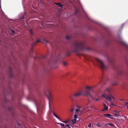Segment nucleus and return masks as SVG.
Listing matches in <instances>:
<instances>
[{
    "label": "nucleus",
    "instance_id": "38",
    "mask_svg": "<svg viewBox=\"0 0 128 128\" xmlns=\"http://www.w3.org/2000/svg\"><path fill=\"white\" fill-rule=\"evenodd\" d=\"M24 18L23 17V18H22V19H23V18Z\"/></svg>",
    "mask_w": 128,
    "mask_h": 128
},
{
    "label": "nucleus",
    "instance_id": "36",
    "mask_svg": "<svg viewBox=\"0 0 128 128\" xmlns=\"http://www.w3.org/2000/svg\"><path fill=\"white\" fill-rule=\"evenodd\" d=\"M69 55H70V54H68V56H69Z\"/></svg>",
    "mask_w": 128,
    "mask_h": 128
},
{
    "label": "nucleus",
    "instance_id": "2",
    "mask_svg": "<svg viewBox=\"0 0 128 128\" xmlns=\"http://www.w3.org/2000/svg\"><path fill=\"white\" fill-rule=\"evenodd\" d=\"M86 59L87 60H91L94 65L99 66L102 70L106 69L108 68V66L105 65L102 61L98 58H94L91 60Z\"/></svg>",
    "mask_w": 128,
    "mask_h": 128
},
{
    "label": "nucleus",
    "instance_id": "18",
    "mask_svg": "<svg viewBox=\"0 0 128 128\" xmlns=\"http://www.w3.org/2000/svg\"><path fill=\"white\" fill-rule=\"evenodd\" d=\"M104 109L106 110H107L108 108V106H106L105 104H104Z\"/></svg>",
    "mask_w": 128,
    "mask_h": 128
},
{
    "label": "nucleus",
    "instance_id": "23",
    "mask_svg": "<svg viewBox=\"0 0 128 128\" xmlns=\"http://www.w3.org/2000/svg\"><path fill=\"white\" fill-rule=\"evenodd\" d=\"M70 36H67L66 37V39H70Z\"/></svg>",
    "mask_w": 128,
    "mask_h": 128
},
{
    "label": "nucleus",
    "instance_id": "28",
    "mask_svg": "<svg viewBox=\"0 0 128 128\" xmlns=\"http://www.w3.org/2000/svg\"><path fill=\"white\" fill-rule=\"evenodd\" d=\"M78 111L79 112V109H76V112H77Z\"/></svg>",
    "mask_w": 128,
    "mask_h": 128
},
{
    "label": "nucleus",
    "instance_id": "19",
    "mask_svg": "<svg viewBox=\"0 0 128 128\" xmlns=\"http://www.w3.org/2000/svg\"><path fill=\"white\" fill-rule=\"evenodd\" d=\"M8 109L9 111H11L12 110H13V108L12 107H8Z\"/></svg>",
    "mask_w": 128,
    "mask_h": 128
},
{
    "label": "nucleus",
    "instance_id": "6",
    "mask_svg": "<svg viewBox=\"0 0 128 128\" xmlns=\"http://www.w3.org/2000/svg\"><path fill=\"white\" fill-rule=\"evenodd\" d=\"M46 95L47 96L50 101H51L52 99V97L50 90H47L45 92Z\"/></svg>",
    "mask_w": 128,
    "mask_h": 128
},
{
    "label": "nucleus",
    "instance_id": "27",
    "mask_svg": "<svg viewBox=\"0 0 128 128\" xmlns=\"http://www.w3.org/2000/svg\"><path fill=\"white\" fill-rule=\"evenodd\" d=\"M100 99L98 98H96L95 100V101L96 102L100 100Z\"/></svg>",
    "mask_w": 128,
    "mask_h": 128
},
{
    "label": "nucleus",
    "instance_id": "13",
    "mask_svg": "<svg viewBox=\"0 0 128 128\" xmlns=\"http://www.w3.org/2000/svg\"><path fill=\"white\" fill-rule=\"evenodd\" d=\"M9 72L10 76L11 78H12L13 76V72L12 69L11 67L9 68Z\"/></svg>",
    "mask_w": 128,
    "mask_h": 128
},
{
    "label": "nucleus",
    "instance_id": "37",
    "mask_svg": "<svg viewBox=\"0 0 128 128\" xmlns=\"http://www.w3.org/2000/svg\"><path fill=\"white\" fill-rule=\"evenodd\" d=\"M127 108L128 109V106H127Z\"/></svg>",
    "mask_w": 128,
    "mask_h": 128
},
{
    "label": "nucleus",
    "instance_id": "29",
    "mask_svg": "<svg viewBox=\"0 0 128 128\" xmlns=\"http://www.w3.org/2000/svg\"><path fill=\"white\" fill-rule=\"evenodd\" d=\"M91 124H90L88 126L89 127V128H90V127L91 126Z\"/></svg>",
    "mask_w": 128,
    "mask_h": 128
},
{
    "label": "nucleus",
    "instance_id": "26",
    "mask_svg": "<svg viewBox=\"0 0 128 128\" xmlns=\"http://www.w3.org/2000/svg\"><path fill=\"white\" fill-rule=\"evenodd\" d=\"M74 119H76V118H77V115L76 114L74 115Z\"/></svg>",
    "mask_w": 128,
    "mask_h": 128
},
{
    "label": "nucleus",
    "instance_id": "35",
    "mask_svg": "<svg viewBox=\"0 0 128 128\" xmlns=\"http://www.w3.org/2000/svg\"><path fill=\"white\" fill-rule=\"evenodd\" d=\"M63 122H64V123H66V122H65V121H63Z\"/></svg>",
    "mask_w": 128,
    "mask_h": 128
},
{
    "label": "nucleus",
    "instance_id": "3",
    "mask_svg": "<svg viewBox=\"0 0 128 128\" xmlns=\"http://www.w3.org/2000/svg\"><path fill=\"white\" fill-rule=\"evenodd\" d=\"M92 87L86 86L85 88L82 90L81 91L83 95L86 96L89 98H91L92 100H94V98L89 94L90 92L92 91Z\"/></svg>",
    "mask_w": 128,
    "mask_h": 128
},
{
    "label": "nucleus",
    "instance_id": "22",
    "mask_svg": "<svg viewBox=\"0 0 128 128\" xmlns=\"http://www.w3.org/2000/svg\"><path fill=\"white\" fill-rule=\"evenodd\" d=\"M30 34L32 35H33L34 34V33L32 32V30H30Z\"/></svg>",
    "mask_w": 128,
    "mask_h": 128
},
{
    "label": "nucleus",
    "instance_id": "31",
    "mask_svg": "<svg viewBox=\"0 0 128 128\" xmlns=\"http://www.w3.org/2000/svg\"><path fill=\"white\" fill-rule=\"evenodd\" d=\"M110 123H106V126H107V125H110Z\"/></svg>",
    "mask_w": 128,
    "mask_h": 128
},
{
    "label": "nucleus",
    "instance_id": "7",
    "mask_svg": "<svg viewBox=\"0 0 128 128\" xmlns=\"http://www.w3.org/2000/svg\"><path fill=\"white\" fill-rule=\"evenodd\" d=\"M87 105L84 107H81L80 108L79 110L80 113H84L88 110L87 109L88 108V106Z\"/></svg>",
    "mask_w": 128,
    "mask_h": 128
},
{
    "label": "nucleus",
    "instance_id": "1",
    "mask_svg": "<svg viewBox=\"0 0 128 128\" xmlns=\"http://www.w3.org/2000/svg\"><path fill=\"white\" fill-rule=\"evenodd\" d=\"M85 43L84 42L74 41L72 44L73 52L75 53H78L80 51L82 50H89L90 49L86 48L85 46Z\"/></svg>",
    "mask_w": 128,
    "mask_h": 128
},
{
    "label": "nucleus",
    "instance_id": "41",
    "mask_svg": "<svg viewBox=\"0 0 128 128\" xmlns=\"http://www.w3.org/2000/svg\"><path fill=\"white\" fill-rule=\"evenodd\" d=\"M34 101V102H35V103H36V102H35V101Z\"/></svg>",
    "mask_w": 128,
    "mask_h": 128
},
{
    "label": "nucleus",
    "instance_id": "15",
    "mask_svg": "<svg viewBox=\"0 0 128 128\" xmlns=\"http://www.w3.org/2000/svg\"><path fill=\"white\" fill-rule=\"evenodd\" d=\"M54 4L56 5H57L59 7H60L61 8H62V6H63V5L61 4L60 3H54Z\"/></svg>",
    "mask_w": 128,
    "mask_h": 128
},
{
    "label": "nucleus",
    "instance_id": "4",
    "mask_svg": "<svg viewBox=\"0 0 128 128\" xmlns=\"http://www.w3.org/2000/svg\"><path fill=\"white\" fill-rule=\"evenodd\" d=\"M102 96L105 98L106 100L110 102L111 103V105L114 106H116V105L115 104H114L112 101V99H113L114 100L115 98L111 94H109L110 96H109L106 94H102Z\"/></svg>",
    "mask_w": 128,
    "mask_h": 128
},
{
    "label": "nucleus",
    "instance_id": "30",
    "mask_svg": "<svg viewBox=\"0 0 128 128\" xmlns=\"http://www.w3.org/2000/svg\"><path fill=\"white\" fill-rule=\"evenodd\" d=\"M11 32L13 34L14 32V31L13 30H11Z\"/></svg>",
    "mask_w": 128,
    "mask_h": 128
},
{
    "label": "nucleus",
    "instance_id": "12",
    "mask_svg": "<svg viewBox=\"0 0 128 128\" xmlns=\"http://www.w3.org/2000/svg\"><path fill=\"white\" fill-rule=\"evenodd\" d=\"M106 118L112 119L113 118L111 117L112 115L110 114H104L103 115Z\"/></svg>",
    "mask_w": 128,
    "mask_h": 128
},
{
    "label": "nucleus",
    "instance_id": "20",
    "mask_svg": "<svg viewBox=\"0 0 128 128\" xmlns=\"http://www.w3.org/2000/svg\"><path fill=\"white\" fill-rule=\"evenodd\" d=\"M63 64L65 66H66L67 65V62H63Z\"/></svg>",
    "mask_w": 128,
    "mask_h": 128
},
{
    "label": "nucleus",
    "instance_id": "34",
    "mask_svg": "<svg viewBox=\"0 0 128 128\" xmlns=\"http://www.w3.org/2000/svg\"><path fill=\"white\" fill-rule=\"evenodd\" d=\"M115 116H119L117 114H116L115 115Z\"/></svg>",
    "mask_w": 128,
    "mask_h": 128
},
{
    "label": "nucleus",
    "instance_id": "25",
    "mask_svg": "<svg viewBox=\"0 0 128 128\" xmlns=\"http://www.w3.org/2000/svg\"><path fill=\"white\" fill-rule=\"evenodd\" d=\"M112 84L114 85H116L118 84V83L116 82L113 83Z\"/></svg>",
    "mask_w": 128,
    "mask_h": 128
},
{
    "label": "nucleus",
    "instance_id": "32",
    "mask_svg": "<svg viewBox=\"0 0 128 128\" xmlns=\"http://www.w3.org/2000/svg\"><path fill=\"white\" fill-rule=\"evenodd\" d=\"M46 56H43L42 57V58H46Z\"/></svg>",
    "mask_w": 128,
    "mask_h": 128
},
{
    "label": "nucleus",
    "instance_id": "14",
    "mask_svg": "<svg viewBox=\"0 0 128 128\" xmlns=\"http://www.w3.org/2000/svg\"><path fill=\"white\" fill-rule=\"evenodd\" d=\"M52 114H53V115L56 117L58 119V120H60V118L59 117H58V116H57L56 114L54 112H52Z\"/></svg>",
    "mask_w": 128,
    "mask_h": 128
},
{
    "label": "nucleus",
    "instance_id": "17",
    "mask_svg": "<svg viewBox=\"0 0 128 128\" xmlns=\"http://www.w3.org/2000/svg\"><path fill=\"white\" fill-rule=\"evenodd\" d=\"M74 110V108L73 107H72L70 110V112L72 113H73Z\"/></svg>",
    "mask_w": 128,
    "mask_h": 128
},
{
    "label": "nucleus",
    "instance_id": "10",
    "mask_svg": "<svg viewBox=\"0 0 128 128\" xmlns=\"http://www.w3.org/2000/svg\"><path fill=\"white\" fill-rule=\"evenodd\" d=\"M58 124L61 126L62 127L61 128H66V127H68V128H70L69 125H66L64 126V124L62 123H58Z\"/></svg>",
    "mask_w": 128,
    "mask_h": 128
},
{
    "label": "nucleus",
    "instance_id": "8",
    "mask_svg": "<svg viewBox=\"0 0 128 128\" xmlns=\"http://www.w3.org/2000/svg\"><path fill=\"white\" fill-rule=\"evenodd\" d=\"M41 42L44 44H46L49 42L46 40H37L35 42H34L33 44V45H34L36 44H37L38 42Z\"/></svg>",
    "mask_w": 128,
    "mask_h": 128
},
{
    "label": "nucleus",
    "instance_id": "33",
    "mask_svg": "<svg viewBox=\"0 0 128 128\" xmlns=\"http://www.w3.org/2000/svg\"><path fill=\"white\" fill-rule=\"evenodd\" d=\"M125 104H128V102H126L125 103Z\"/></svg>",
    "mask_w": 128,
    "mask_h": 128
},
{
    "label": "nucleus",
    "instance_id": "16",
    "mask_svg": "<svg viewBox=\"0 0 128 128\" xmlns=\"http://www.w3.org/2000/svg\"><path fill=\"white\" fill-rule=\"evenodd\" d=\"M76 119H74L72 120L71 121V122L72 124H76Z\"/></svg>",
    "mask_w": 128,
    "mask_h": 128
},
{
    "label": "nucleus",
    "instance_id": "5",
    "mask_svg": "<svg viewBox=\"0 0 128 128\" xmlns=\"http://www.w3.org/2000/svg\"><path fill=\"white\" fill-rule=\"evenodd\" d=\"M82 94H83L82 91L81 90L80 91L75 92L72 95H70L69 96V97L71 100H73L74 99V98H78Z\"/></svg>",
    "mask_w": 128,
    "mask_h": 128
},
{
    "label": "nucleus",
    "instance_id": "21",
    "mask_svg": "<svg viewBox=\"0 0 128 128\" xmlns=\"http://www.w3.org/2000/svg\"><path fill=\"white\" fill-rule=\"evenodd\" d=\"M96 125L98 127H100L101 126L100 124L99 123H98L96 124Z\"/></svg>",
    "mask_w": 128,
    "mask_h": 128
},
{
    "label": "nucleus",
    "instance_id": "39",
    "mask_svg": "<svg viewBox=\"0 0 128 128\" xmlns=\"http://www.w3.org/2000/svg\"><path fill=\"white\" fill-rule=\"evenodd\" d=\"M91 107V108H92V107L91 106V107Z\"/></svg>",
    "mask_w": 128,
    "mask_h": 128
},
{
    "label": "nucleus",
    "instance_id": "24",
    "mask_svg": "<svg viewBox=\"0 0 128 128\" xmlns=\"http://www.w3.org/2000/svg\"><path fill=\"white\" fill-rule=\"evenodd\" d=\"M110 126H113V127L115 126L112 123H110Z\"/></svg>",
    "mask_w": 128,
    "mask_h": 128
},
{
    "label": "nucleus",
    "instance_id": "40",
    "mask_svg": "<svg viewBox=\"0 0 128 128\" xmlns=\"http://www.w3.org/2000/svg\"><path fill=\"white\" fill-rule=\"evenodd\" d=\"M102 111H104V110H102Z\"/></svg>",
    "mask_w": 128,
    "mask_h": 128
},
{
    "label": "nucleus",
    "instance_id": "11",
    "mask_svg": "<svg viewBox=\"0 0 128 128\" xmlns=\"http://www.w3.org/2000/svg\"><path fill=\"white\" fill-rule=\"evenodd\" d=\"M105 91L107 92L109 94H109H110V93L111 91V88L110 87H107L105 89Z\"/></svg>",
    "mask_w": 128,
    "mask_h": 128
},
{
    "label": "nucleus",
    "instance_id": "9",
    "mask_svg": "<svg viewBox=\"0 0 128 128\" xmlns=\"http://www.w3.org/2000/svg\"><path fill=\"white\" fill-rule=\"evenodd\" d=\"M120 43L122 45L124 46L126 48L128 49V45L125 42L122 40L120 41Z\"/></svg>",
    "mask_w": 128,
    "mask_h": 128
}]
</instances>
